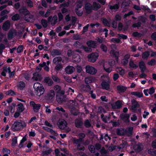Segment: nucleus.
Instances as JSON below:
<instances>
[{
    "label": "nucleus",
    "instance_id": "obj_19",
    "mask_svg": "<svg viewBox=\"0 0 156 156\" xmlns=\"http://www.w3.org/2000/svg\"><path fill=\"white\" fill-rule=\"evenodd\" d=\"M35 90L36 91L37 95L38 96H40L42 95L44 91V89L43 86Z\"/></svg>",
    "mask_w": 156,
    "mask_h": 156
},
{
    "label": "nucleus",
    "instance_id": "obj_14",
    "mask_svg": "<svg viewBox=\"0 0 156 156\" xmlns=\"http://www.w3.org/2000/svg\"><path fill=\"white\" fill-rule=\"evenodd\" d=\"M55 93L54 90H51L48 92L46 96L47 99L51 100L55 96Z\"/></svg>",
    "mask_w": 156,
    "mask_h": 156
},
{
    "label": "nucleus",
    "instance_id": "obj_8",
    "mask_svg": "<svg viewBox=\"0 0 156 156\" xmlns=\"http://www.w3.org/2000/svg\"><path fill=\"white\" fill-rule=\"evenodd\" d=\"M42 79V76L39 72H35L34 73L33 76L32 77V79L35 81H41Z\"/></svg>",
    "mask_w": 156,
    "mask_h": 156
},
{
    "label": "nucleus",
    "instance_id": "obj_26",
    "mask_svg": "<svg viewBox=\"0 0 156 156\" xmlns=\"http://www.w3.org/2000/svg\"><path fill=\"white\" fill-rule=\"evenodd\" d=\"M19 12L20 13L24 14V16L27 14L30 13V12L27 9L24 8L20 9Z\"/></svg>",
    "mask_w": 156,
    "mask_h": 156
},
{
    "label": "nucleus",
    "instance_id": "obj_33",
    "mask_svg": "<svg viewBox=\"0 0 156 156\" xmlns=\"http://www.w3.org/2000/svg\"><path fill=\"white\" fill-rule=\"evenodd\" d=\"M25 83L23 81H20L18 83L17 85V87L20 90H22L25 87Z\"/></svg>",
    "mask_w": 156,
    "mask_h": 156
},
{
    "label": "nucleus",
    "instance_id": "obj_22",
    "mask_svg": "<svg viewBox=\"0 0 156 156\" xmlns=\"http://www.w3.org/2000/svg\"><path fill=\"white\" fill-rule=\"evenodd\" d=\"M109 9L114 11H116L119 8V3H116L113 5H109Z\"/></svg>",
    "mask_w": 156,
    "mask_h": 156
},
{
    "label": "nucleus",
    "instance_id": "obj_16",
    "mask_svg": "<svg viewBox=\"0 0 156 156\" xmlns=\"http://www.w3.org/2000/svg\"><path fill=\"white\" fill-rule=\"evenodd\" d=\"M121 118L125 123H128L129 122V115L128 114H121Z\"/></svg>",
    "mask_w": 156,
    "mask_h": 156
},
{
    "label": "nucleus",
    "instance_id": "obj_50",
    "mask_svg": "<svg viewBox=\"0 0 156 156\" xmlns=\"http://www.w3.org/2000/svg\"><path fill=\"white\" fill-rule=\"evenodd\" d=\"M52 78L53 80L57 83H59L60 82V80L57 76L55 75H52Z\"/></svg>",
    "mask_w": 156,
    "mask_h": 156
},
{
    "label": "nucleus",
    "instance_id": "obj_38",
    "mask_svg": "<svg viewBox=\"0 0 156 156\" xmlns=\"http://www.w3.org/2000/svg\"><path fill=\"white\" fill-rule=\"evenodd\" d=\"M131 1L130 0H125L122 2V5L124 7L129 6Z\"/></svg>",
    "mask_w": 156,
    "mask_h": 156
},
{
    "label": "nucleus",
    "instance_id": "obj_49",
    "mask_svg": "<svg viewBox=\"0 0 156 156\" xmlns=\"http://www.w3.org/2000/svg\"><path fill=\"white\" fill-rule=\"evenodd\" d=\"M141 23L140 22H138L137 23H133L132 24V27L133 28L137 27L138 28L141 27Z\"/></svg>",
    "mask_w": 156,
    "mask_h": 156
},
{
    "label": "nucleus",
    "instance_id": "obj_12",
    "mask_svg": "<svg viewBox=\"0 0 156 156\" xmlns=\"http://www.w3.org/2000/svg\"><path fill=\"white\" fill-rule=\"evenodd\" d=\"M101 86L102 88L103 89L108 90L110 89V83L106 82L105 80L103 79L101 83Z\"/></svg>",
    "mask_w": 156,
    "mask_h": 156
},
{
    "label": "nucleus",
    "instance_id": "obj_62",
    "mask_svg": "<svg viewBox=\"0 0 156 156\" xmlns=\"http://www.w3.org/2000/svg\"><path fill=\"white\" fill-rule=\"evenodd\" d=\"M9 11L7 10H4L2 11L0 13V15L2 17L5 16V14H7L9 13Z\"/></svg>",
    "mask_w": 156,
    "mask_h": 156
},
{
    "label": "nucleus",
    "instance_id": "obj_4",
    "mask_svg": "<svg viewBox=\"0 0 156 156\" xmlns=\"http://www.w3.org/2000/svg\"><path fill=\"white\" fill-rule=\"evenodd\" d=\"M131 102L132 105L131 108V109L133 111V112H136L137 108H139L140 105L138 103V102L134 99L132 100Z\"/></svg>",
    "mask_w": 156,
    "mask_h": 156
},
{
    "label": "nucleus",
    "instance_id": "obj_45",
    "mask_svg": "<svg viewBox=\"0 0 156 156\" xmlns=\"http://www.w3.org/2000/svg\"><path fill=\"white\" fill-rule=\"evenodd\" d=\"M33 87L35 90L38 88H40V87H43V86L40 83L36 82L34 84Z\"/></svg>",
    "mask_w": 156,
    "mask_h": 156
},
{
    "label": "nucleus",
    "instance_id": "obj_64",
    "mask_svg": "<svg viewBox=\"0 0 156 156\" xmlns=\"http://www.w3.org/2000/svg\"><path fill=\"white\" fill-rule=\"evenodd\" d=\"M119 77V75L118 73H114L113 75V79L114 81H116Z\"/></svg>",
    "mask_w": 156,
    "mask_h": 156
},
{
    "label": "nucleus",
    "instance_id": "obj_31",
    "mask_svg": "<svg viewBox=\"0 0 156 156\" xmlns=\"http://www.w3.org/2000/svg\"><path fill=\"white\" fill-rule=\"evenodd\" d=\"M62 61V58L61 57H57L54 58L53 60L54 63L56 64L58 63H61V62Z\"/></svg>",
    "mask_w": 156,
    "mask_h": 156
},
{
    "label": "nucleus",
    "instance_id": "obj_21",
    "mask_svg": "<svg viewBox=\"0 0 156 156\" xmlns=\"http://www.w3.org/2000/svg\"><path fill=\"white\" fill-rule=\"evenodd\" d=\"M88 74L91 75H94L97 72V70L96 69L89 65H88Z\"/></svg>",
    "mask_w": 156,
    "mask_h": 156
},
{
    "label": "nucleus",
    "instance_id": "obj_53",
    "mask_svg": "<svg viewBox=\"0 0 156 156\" xmlns=\"http://www.w3.org/2000/svg\"><path fill=\"white\" fill-rule=\"evenodd\" d=\"M56 64L57 65L55 67V69L56 71H59L62 67V65L61 63H58Z\"/></svg>",
    "mask_w": 156,
    "mask_h": 156
},
{
    "label": "nucleus",
    "instance_id": "obj_39",
    "mask_svg": "<svg viewBox=\"0 0 156 156\" xmlns=\"http://www.w3.org/2000/svg\"><path fill=\"white\" fill-rule=\"evenodd\" d=\"M116 133L117 135L119 136H123L125 134L124 132L119 128L117 129Z\"/></svg>",
    "mask_w": 156,
    "mask_h": 156
},
{
    "label": "nucleus",
    "instance_id": "obj_52",
    "mask_svg": "<svg viewBox=\"0 0 156 156\" xmlns=\"http://www.w3.org/2000/svg\"><path fill=\"white\" fill-rule=\"evenodd\" d=\"M111 41L114 43H120L121 41L120 39L117 38H112Z\"/></svg>",
    "mask_w": 156,
    "mask_h": 156
},
{
    "label": "nucleus",
    "instance_id": "obj_56",
    "mask_svg": "<svg viewBox=\"0 0 156 156\" xmlns=\"http://www.w3.org/2000/svg\"><path fill=\"white\" fill-rule=\"evenodd\" d=\"M148 153L152 155L156 156V150L150 149L148 150Z\"/></svg>",
    "mask_w": 156,
    "mask_h": 156
},
{
    "label": "nucleus",
    "instance_id": "obj_57",
    "mask_svg": "<svg viewBox=\"0 0 156 156\" xmlns=\"http://www.w3.org/2000/svg\"><path fill=\"white\" fill-rule=\"evenodd\" d=\"M118 36L121 38L125 40L128 37L127 35L122 34H118Z\"/></svg>",
    "mask_w": 156,
    "mask_h": 156
},
{
    "label": "nucleus",
    "instance_id": "obj_13",
    "mask_svg": "<svg viewBox=\"0 0 156 156\" xmlns=\"http://www.w3.org/2000/svg\"><path fill=\"white\" fill-rule=\"evenodd\" d=\"M69 108L70 109V112L72 114L74 115H78L79 113V111L73 105V104L71 105H70Z\"/></svg>",
    "mask_w": 156,
    "mask_h": 156
},
{
    "label": "nucleus",
    "instance_id": "obj_18",
    "mask_svg": "<svg viewBox=\"0 0 156 156\" xmlns=\"http://www.w3.org/2000/svg\"><path fill=\"white\" fill-rule=\"evenodd\" d=\"M16 34V32L15 30H10L8 34V37L9 39L11 40Z\"/></svg>",
    "mask_w": 156,
    "mask_h": 156
},
{
    "label": "nucleus",
    "instance_id": "obj_27",
    "mask_svg": "<svg viewBox=\"0 0 156 156\" xmlns=\"http://www.w3.org/2000/svg\"><path fill=\"white\" fill-rule=\"evenodd\" d=\"M96 41L88 40V47L95 48L97 46Z\"/></svg>",
    "mask_w": 156,
    "mask_h": 156
},
{
    "label": "nucleus",
    "instance_id": "obj_10",
    "mask_svg": "<svg viewBox=\"0 0 156 156\" xmlns=\"http://www.w3.org/2000/svg\"><path fill=\"white\" fill-rule=\"evenodd\" d=\"M122 104L120 100H118L115 104H112V107L113 109H120L122 107Z\"/></svg>",
    "mask_w": 156,
    "mask_h": 156
},
{
    "label": "nucleus",
    "instance_id": "obj_32",
    "mask_svg": "<svg viewBox=\"0 0 156 156\" xmlns=\"http://www.w3.org/2000/svg\"><path fill=\"white\" fill-rule=\"evenodd\" d=\"M44 81L49 86H51L53 83V82L52 80L48 77H45Z\"/></svg>",
    "mask_w": 156,
    "mask_h": 156
},
{
    "label": "nucleus",
    "instance_id": "obj_63",
    "mask_svg": "<svg viewBox=\"0 0 156 156\" xmlns=\"http://www.w3.org/2000/svg\"><path fill=\"white\" fill-rule=\"evenodd\" d=\"M100 48L104 51L106 52L107 51V48L106 46L103 44H102L100 46Z\"/></svg>",
    "mask_w": 156,
    "mask_h": 156
},
{
    "label": "nucleus",
    "instance_id": "obj_61",
    "mask_svg": "<svg viewBox=\"0 0 156 156\" xmlns=\"http://www.w3.org/2000/svg\"><path fill=\"white\" fill-rule=\"evenodd\" d=\"M155 60L154 59H152L151 61L148 62L147 64L149 66H154L155 64Z\"/></svg>",
    "mask_w": 156,
    "mask_h": 156
},
{
    "label": "nucleus",
    "instance_id": "obj_34",
    "mask_svg": "<svg viewBox=\"0 0 156 156\" xmlns=\"http://www.w3.org/2000/svg\"><path fill=\"white\" fill-rule=\"evenodd\" d=\"M82 0H78L77 2L76 3L75 9H78L79 8L81 7L82 6Z\"/></svg>",
    "mask_w": 156,
    "mask_h": 156
},
{
    "label": "nucleus",
    "instance_id": "obj_60",
    "mask_svg": "<svg viewBox=\"0 0 156 156\" xmlns=\"http://www.w3.org/2000/svg\"><path fill=\"white\" fill-rule=\"evenodd\" d=\"M5 94L6 95L12 96L15 94V93L14 91L11 90H10L7 91Z\"/></svg>",
    "mask_w": 156,
    "mask_h": 156
},
{
    "label": "nucleus",
    "instance_id": "obj_35",
    "mask_svg": "<svg viewBox=\"0 0 156 156\" xmlns=\"http://www.w3.org/2000/svg\"><path fill=\"white\" fill-rule=\"evenodd\" d=\"M150 55L149 52L148 51L143 52L142 55V58L143 59H147Z\"/></svg>",
    "mask_w": 156,
    "mask_h": 156
},
{
    "label": "nucleus",
    "instance_id": "obj_54",
    "mask_svg": "<svg viewBox=\"0 0 156 156\" xmlns=\"http://www.w3.org/2000/svg\"><path fill=\"white\" fill-rule=\"evenodd\" d=\"M121 20V17L119 14H116L115 16V20L116 22L120 21Z\"/></svg>",
    "mask_w": 156,
    "mask_h": 156
},
{
    "label": "nucleus",
    "instance_id": "obj_36",
    "mask_svg": "<svg viewBox=\"0 0 156 156\" xmlns=\"http://www.w3.org/2000/svg\"><path fill=\"white\" fill-rule=\"evenodd\" d=\"M39 65L40 67H44V69L47 72L49 71V67L46 65V63L45 62H44L42 64L40 63Z\"/></svg>",
    "mask_w": 156,
    "mask_h": 156
},
{
    "label": "nucleus",
    "instance_id": "obj_37",
    "mask_svg": "<svg viewBox=\"0 0 156 156\" xmlns=\"http://www.w3.org/2000/svg\"><path fill=\"white\" fill-rule=\"evenodd\" d=\"M18 108L17 109V111L19 112H21L24 110V108L23 104L20 103L17 105Z\"/></svg>",
    "mask_w": 156,
    "mask_h": 156
},
{
    "label": "nucleus",
    "instance_id": "obj_47",
    "mask_svg": "<svg viewBox=\"0 0 156 156\" xmlns=\"http://www.w3.org/2000/svg\"><path fill=\"white\" fill-rule=\"evenodd\" d=\"M26 2L28 7L31 8L33 7V2L31 0H26Z\"/></svg>",
    "mask_w": 156,
    "mask_h": 156
},
{
    "label": "nucleus",
    "instance_id": "obj_1",
    "mask_svg": "<svg viewBox=\"0 0 156 156\" xmlns=\"http://www.w3.org/2000/svg\"><path fill=\"white\" fill-rule=\"evenodd\" d=\"M26 126V124L24 121L21 120L16 121L13 124L12 129L13 131H18L23 129Z\"/></svg>",
    "mask_w": 156,
    "mask_h": 156
},
{
    "label": "nucleus",
    "instance_id": "obj_55",
    "mask_svg": "<svg viewBox=\"0 0 156 156\" xmlns=\"http://www.w3.org/2000/svg\"><path fill=\"white\" fill-rule=\"evenodd\" d=\"M41 24L43 27H46L48 25V22L46 20L42 19L41 20Z\"/></svg>",
    "mask_w": 156,
    "mask_h": 156
},
{
    "label": "nucleus",
    "instance_id": "obj_29",
    "mask_svg": "<svg viewBox=\"0 0 156 156\" xmlns=\"http://www.w3.org/2000/svg\"><path fill=\"white\" fill-rule=\"evenodd\" d=\"M75 124L76 127L80 128L83 124L82 121L80 119H77L75 120Z\"/></svg>",
    "mask_w": 156,
    "mask_h": 156
},
{
    "label": "nucleus",
    "instance_id": "obj_5",
    "mask_svg": "<svg viewBox=\"0 0 156 156\" xmlns=\"http://www.w3.org/2000/svg\"><path fill=\"white\" fill-rule=\"evenodd\" d=\"M82 140L81 139H73V143L77 144V149L79 150H84V148L83 146H81L80 144L81 143Z\"/></svg>",
    "mask_w": 156,
    "mask_h": 156
},
{
    "label": "nucleus",
    "instance_id": "obj_9",
    "mask_svg": "<svg viewBox=\"0 0 156 156\" xmlns=\"http://www.w3.org/2000/svg\"><path fill=\"white\" fill-rule=\"evenodd\" d=\"M74 46L76 48H82L86 52L88 51V48L84 45H81V43L79 41H76L74 44Z\"/></svg>",
    "mask_w": 156,
    "mask_h": 156
},
{
    "label": "nucleus",
    "instance_id": "obj_44",
    "mask_svg": "<svg viewBox=\"0 0 156 156\" xmlns=\"http://www.w3.org/2000/svg\"><path fill=\"white\" fill-rule=\"evenodd\" d=\"M20 16L19 14H16L14 15L12 17V19L13 21L19 20L20 19Z\"/></svg>",
    "mask_w": 156,
    "mask_h": 156
},
{
    "label": "nucleus",
    "instance_id": "obj_6",
    "mask_svg": "<svg viewBox=\"0 0 156 156\" xmlns=\"http://www.w3.org/2000/svg\"><path fill=\"white\" fill-rule=\"evenodd\" d=\"M133 148L134 150L136 152H140L143 150L144 146L141 143L138 142L133 146Z\"/></svg>",
    "mask_w": 156,
    "mask_h": 156
},
{
    "label": "nucleus",
    "instance_id": "obj_11",
    "mask_svg": "<svg viewBox=\"0 0 156 156\" xmlns=\"http://www.w3.org/2000/svg\"><path fill=\"white\" fill-rule=\"evenodd\" d=\"M48 22H51V24L53 26L57 23L58 18L56 15L54 16L53 17L50 16L48 18Z\"/></svg>",
    "mask_w": 156,
    "mask_h": 156
},
{
    "label": "nucleus",
    "instance_id": "obj_58",
    "mask_svg": "<svg viewBox=\"0 0 156 156\" xmlns=\"http://www.w3.org/2000/svg\"><path fill=\"white\" fill-rule=\"evenodd\" d=\"M104 70L107 72L108 73H110L112 71V67H109L107 68L105 66H104Z\"/></svg>",
    "mask_w": 156,
    "mask_h": 156
},
{
    "label": "nucleus",
    "instance_id": "obj_23",
    "mask_svg": "<svg viewBox=\"0 0 156 156\" xmlns=\"http://www.w3.org/2000/svg\"><path fill=\"white\" fill-rule=\"evenodd\" d=\"M74 70V68L70 66H68L65 69L66 72L68 74H72Z\"/></svg>",
    "mask_w": 156,
    "mask_h": 156
},
{
    "label": "nucleus",
    "instance_id": "obj_2",
    "mask_svg": "<svg viewBox=\"0 0 156 156\" xmlns=\"http://www.w3.org/2000/svg\"><path fill=\"white\" fill-rule=\"evenodd\" d=\"M67 122L63 119H59L57 123V125L58 128L60 129L64 130L66 133H68L71 130L67 126Z\"/></svg>",
    "mask_w": 156,
    "mask_h": 156
},
{
    "label": "nucleus",
    "instance_id": "obj_24",
    "mask_svg": "<svg viewBox=\"0 0 156 156\" xmlns=\"http://www.w3.org/2000/svg\"><path fill=\"white\" fill-rule=\"evenodd\" d=\"M51 55L53 57L56 55H60L61 54V51L58 49H53L51 51Z\"/></svg>",
    "mask_w": 156,
    "mask_h": 156
},
{
    "label": "nucleus",
    "instance_id": "obj_17",
    "mask_svg": "<svg viewBox=\"0 0 156 156\" xmlns=\"http://www.w3.org/2000/svg\"><path fill=\"white\" fill-rule=\"evenodd\" d=\"M139 65L141 72H144L146 69V67L144 62L143 61H141L139 62Z\"/></svg>",
    "mask_w": 156,
    "mask_h": 156
},
{
    "label": "nucleus",
    "instance_id": "obj_59",
    "mask_svg": "<svg viewBox=\"0 0 156 156\" xmlns=\"http://www.w3.org/2000/svg\"><path fill=\"white\" fill-rule=\"evenodd\" d=\"M141 10L142 9L143 10L147 11L148 12H150L151 11L150 9L147 6L142 5L141 7Z\"/></svg>",
    "mask_w": 156,
    "mask_h": 156
},
{
    "label": "nucleus",
    "instance_id": "obj_46",
    "mask_svg": "<svg viewBox=\"0 0 156 156\" xmlns=\"http://www.w3.org/2000/svg\"><path fill=\"white\" fill-rule=\"evenodd\" d=\"M133 130V128L131 127H129L128 130H126V132L127 134H128V136H129L132 135Z\"/></svg>",
    "mask_w": 156,
    "mask_h": 156
},
{
    "label": "nucleus",
    "instance_id": "obj_42",
    "mask_svg": "<svg viewBox=\"0 0 156 156\" xmlns=\"http://www.w3.org/2000/svg\"><path fill=\"white\" fill-rule=\"evenodd\" d=\"M52 151L51 149H49L47 150L43 151L42 154L43 156H46L51 153Z\"/></svg>",
    "mask_w": 156,
    "mask_h": 156
},
{
    "label": "nucleus",
    "instance_id": "obj_15",
    "mask_svg": "<svg viewBox=\"0 0 156 156\" xmlns=\"http://www.w3.org/2000/svg\"><path fill=\"white\" fill-rule=\"evenodd\" d=\"M10 26V22L9 20H7L5 21L3 24L2 28L4 30L6 31L9 29Z\"/></svg>",
    "mask_w": 156,
    "mask_h": 156
},
{
    "label": "nucleus",
    "instance_id": "obj_30",
    "mask_svg": "<svg viewBox=\"0 0 156 156\" xmlns=\"http://www.w3.org/2000/svg\"><path fill=\"white\" fill-rule=\"evenodd\" d=\"M130 94L132 95H134L139 98H142L143 96V94L142 92H132Z\"/></svg>",
    "mask_w": 156,
    "mask_h": 156
},
{
    "label": "nucleus",
    "instance_id": "obj_40",
    "mask_svg": "<svg viewBox=\"0 0 156 156\" xmlns=\"http://www.w3.org/2000/svg\"><path fill=\"white\" fill-rule=\"evenodd\" d=\"M102 23L103 25L108 27H110V24L108 20L106 18H104L102 21Z\"/></svg>",
    "mask_w": 156,
    "mask_h": 156
},
{
    "label": "nucleus",
    "instance_id": "obj_7",
    "mask_svg": "<svg viewBox=\"0 0 156 156\" xmlns=\"http://www.w3.org/2000/svg\"><path fill=\"white\" fill-rule=\"evenodd\" d=\"M30 105L33 107L34 111L35 112H38L41 105L40 104H36L34 101H31L30 103Z\"/></svg>",
    "mask_w": 156,
    "mask_h": 156
},
{
    "label": "nucleus",
    "instance_id": "obj_20",
    "mask_svg": "<svg viewBox=\"0 0 156 156\" xmlns=\"http://www.w3.org/2000/svg\"><path fill=\"white\" fill-rule=\"evenodd\" d=\"M33 16L31 15L30 12L29 14H27L24 16V20L27 21L32 22L33 20Z\"/></svg>",
    "mask_w": 156,
    "mask_h": 156
},
{
    "label": "nucleus",
    "instance_id": "obj_41",
    "mask_svg": "<svg viewBox=\"0 0 156 156\" xmlns=\"http://www.w3.org/2000/svg\"><path fill=\"white\" fill-rule=\"evenodd\" d=\"M129 66L130 67L135 69L138 67V65L135 64L132 60H130L129 62Z\"/></svg>",
    "mask_w": 156,
    "mask_h": 156
},
{
    "label": "nucleus",
    "instance_id": "obj_28",
    "mask_svg": "<svg viewBox=\"0 0 156 156\" xmlns=\"http://www.w3.org/2000/svg\"><path fill=\"white\" fill-rule=\"evenodd\" d=\"M101 7V5L98 3L96 2H93L92 6V8L93 10L97 11Z\"/></svg>",
    "mask_w": 156,
    "mask_h": 156
},
{
    "label": "nucleus",
    "instance_id": "obj_48",
    "mask_svg": "<svg viewBox=\"0 0 156 156\" xmlns=\"http://www.w3.org/2000/svg\"><path fill=\"white\" fill-rule=\"evenodd\" d=\"M15 105H16V104L12 103V105L9 106V108L11 113H12L14 112Z\"/></svg>",
    "mask_w": 156,
    "mask_h": 156
},
{
    "label": "nucleus",
    "instance_id": "obj_25",
    "mask_svg": "<svg viewBox=\"0 0 156 156\" xmlns=\"http://www.w3.org/2000/svg\"><path fill=\"white\" fill-rule=\"evenodd\" d=\"M117 90L122 93H123L126 91V87L122 85H118L117 87Z\"/></svg>",
    "mask_w": 156,
    "mask_h": 156
},
{
    "label": "nucleus",
    "instance_id": "obj_51",
    "mask_svg": "<svg viewBox=\"0 0 156 156\" xmlns=\"http://www.w3.org/2000/svg\"><path fill=\"white\" fill-rule=\"evenodd\" d=\"M54 89L56 92L59 93L60 92L61 89L60 86L56 85L54 87Z\"/></svg>",
    "mask_w": 156,
    "mask_h": 156
},
{
    "label": "nucleus",
    "instance_id": "obj_3",
    "mask_svg": "<svg viewBox=\"0 0 156 156\" xmlns=\"http://www.w3.org/2000/svg\"><path fill=\"white\" fill-rule=\"evenodd\" d=\"M99 56V54L97 52H92L88 55V61L94 62L96 61Z\"/></svg>",
    "mask_w": 156,
    "mask_h": 156
},
{
    "label": "nucleus",
    "instance_id": "obj_43",
    "mask_svg": "<svg viewBox=\"0 0 156 156\" xmlns=\"http://www.w3.org/2000/svg\"><path fill=\"white\" fill-rule=\"evenodd\" d=\"M101 117L103 121L105 123H107L108 120L109 119V117H108L107 116H105L103 114L101 115Z\"/></svg>",
    "mask_w": 156,
    "mask_h": 156
}]
</instances>
